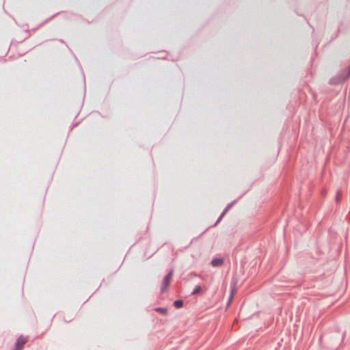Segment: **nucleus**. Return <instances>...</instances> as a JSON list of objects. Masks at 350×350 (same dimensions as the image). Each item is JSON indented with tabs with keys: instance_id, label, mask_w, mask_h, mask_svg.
Segmentation results:
<instances>
[{
	"instance_id": "6",
	"label": "nucleus",
	"mask_w": 350,
	"mask_h": 350,
	"mask_svg": "<svg viewBox=\"0 0 350 350\" xmlns=\"http://www.w3.org/2000/svg\"><path fill=\"white\" fill-rule=\"evenodd\" d=\"M201 291V287L200 286H196L195 287V288L193 289V292H192V294L193 295H196L197 293H198L200 291Z\"/></svg>"
},
{
	"instance_id": "2",
	"label": "nucleus",
	"mask_w": 350,
	"mask_h": 350,
	"mask_svg": "<svg viewBox=\"0 0 350 350\" xmlns=\"http://www.w3.org/2000/svg\"><path fill=\"white\" fill-rule=\"evenodd\" d=\"M28 338L21 336L16 341L15 348L13 350H21L24 345L27 342Z\"/></svg>"
},
{
	"instance_id": "5",
	"label": "nucleus",
	"mask_w": 350,
	"mask_h": 350,
	"mask_svg": "<svg viewBox=\"0 0 350 350\" xmlns=\"http://www.w3.org/2000/svg\"><path fill=\"white\" fill-rule=\"evenodd\" d=\"M155 310L158 312H160L164 315H165L167 314V309L166 308H157L155 309Z\"/></svg>"
},
{
	"instance_id": "7",
	"label": "nucleus",
	"mask_w": 350,
	"mask_h": 350,
	"mask_svg": "<svg viewBox=\"0 0 350 350\" xmlns=\"http://www.w3.org/2000/svg\"><path fill=\"white\" fill-rule=\"evenodd\" d=\"M234 292H235V290L232 289V292H231V295H230V300L232 299V297H233V295H234Z\"/></svg>"
},
{
	"instance_id": "1",
	"label": "nucleus",
	"mask_w": 350,
	"mask_h": 350,
	"mask_svg": "<svg viewBox=\"0 0 350 350\" xmlns=\"http://www.w3.org/2000/svg\"><path fill=\"white\" fill-rule=\"evenodd\" d=\"M172 274H173V271H170L167 273V275L164 278V279L162 282V284H161V291L163 293L165 292L167 289V288L171 282Z\"/></svg>"
},
{
	"instance_id": "4",
	"label": "nucleus",
	"mask_w": 350,
	"mask_h": 350,
	"mask_svg": "<svg viewBox=\"0 0 350 350\" xmlns=\"http://www.w3.org/2000/svg\"><path fill=\"white\" fill-rule=\"evenodd\" d=\"M183 301L181 300H176L174 302V306L176 308H180L183 306Z\"/></svg>"
},
{
	"instance_id": "3",
	"label": "nucleus",
	"mask_w": 350,
	"mask_h": 350,
	"mask_svg": "<svg viewBox=\"0 0 350 350\" xmlns=\"http://www.w3.org/2000/svg\"><path fill=\"white\" fill-rule=\"evenodd\" d=\"M223 259L222 258H214L211 261V264L213 267H218L221 266L223 264Z\"/></svg>"
}]
</instances>
